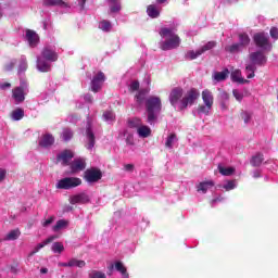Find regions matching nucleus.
Here are the masks:
<instances>
[{"label": "nucleus", "instance_id": "45", "mask_svg": "<svg viewBox=\"0 0 278 278\" xmlns=\"http://www.w3.org/2000/svg\"><path fill=\"white\" fill-rule=\"evenodd\" d=\"M111 12H121V2L118 0H111Z\"/></svg>", "mask_w": 278, "mask_h": 278}, {"label": "nucleus", "instance_id": "21", "mask_svg": "<svg viewBox=\"0 0 278 278\" xmlns=\"http://www.w3.org/2000/svg\"><path fill=\"white\" fill-rule=\"evenodd\" d=\"M127 125L129 129H137L139 130L142 125V118L140 117H131L127 121Z\"/></svg>", "mask_w": 278, "mask_h": 278}, {"label": "nucleus", "instance_id": "51", "mask_svg": "<svg viewBox=\"0 0 278 278\" xmlns=\"http://www.w3.org/2000/svg\"><path fill=\"white\" fill-rule=\"evenodd\" d=\"M241 118H242V121H244L245 124L251 123V113L243 111L241 113Z\"/></svg>", "mask_w": 278, "mask_h": 278}, {"label": "nucleus", "instance_id": "39", "mask_svg": "<svg viewBox=\"0 0 278 278\" xmlns=\"http://www.w3.org/2000/svg\"><path fill=\"white\" fill-rule=\"evenodd\" d=\"M227 75H229V72H216L214 74L215 81H225L227 79Z\"/></svg>", "mask_w": 278, "mask_h": 278}, {"label": "nucleus", "instance_id": "47", "mask_svg": "<svg viewBox=\"0 0 278 278\" xmlns=\"http://www.w3.org/2000/svg\"><path fill=\"white\" fill-rule=\"evenodd\" d=\"M89 278H106L103 271L92 270L89 273Z\"/></svg>", "mask_w": 278, "mask_h": 278}, {"label": "nucleus", "instance_id": "30", "mask_svg": "<svg viewBox=\"0 0 278 278\" xmlns=\"http://www.w3.org/2000/svg\"><path fill=\"white\" fill-rule=\"evenodd\" d=\"M147 14L150 18H157V16H160V10H157L156 5L150 4L147 8Z\"/></svg>", "mask_w": 278, "mask_h": 278}, {"label": "nucleus", "instance_id": "22", "mask_svg": "<svg viewBox=\"0 0 278 278\" xmlns=\"http://www.w3.org/2000/svg\"><path fill=\"white\" fill-rule=\"evenodd\" d=\"M214 180L202 181L198 185V192H203L205 194L210 188H214Z\"/></svg>", "mask_w": 278, "mask_h": 278}, {"label": "nucleus", "instance_id": "7", "mask_svg": "<svg viewBox=\"0 0 278 278\" xmlns=\"http://www.w3.org/2000/svg\"><path fill=\"white\" fill-rule=\"evenodd\" d=\"M29 92V89H27V84H23L21 87H15L12 89V97L15 101V103H23L25 101V94Z\"/></svg>", "mask_w": 278, "mask_h": 278}, {"label": "nucleus", "instance_id": "64", "mask_svg": "<svg viewBox=\"0 0 278 278\" xmlns=\"http://www.w3.org/2000/svg\"><path fill=\"white\" fill-rule=\"evenodd\" d=\"M60 266H63L64 268L71 267V265H68V262L67 263H60Z\"/></svg>", "mask_w": 278, "mask_h": 278}, {"label": "nucleus", "instance_id": "10", "mask_svg": "<svg viewBox=\"0 0 278 278\" xmlns=\"http://www.w3.org/2000/svg\"><path fill=\"white\" fill-rule=\"evenodd\" d=\"M184 97V88L181 87H175L172 89L169 93V102L170 104L176 108L177 103L179 104L181 99Z\"/></svg>", "mask_w": 278, "mask_h": 278}, {"label": "nucleus", "instance_id": "17", "mask_svg": "<svg viewBox=\"0 0 278 278\" xmlns=\"http://www.w3.org/2000/svg\"><path fill=\"white\" fill-rule=\"evenodd\" d=\"M150 91L151 89L149 88L139 89L135 96L136 103H138V105H142L144 103V99H147V94H149Z\"/></svg>", "mask_w": 278, "mask_h": 278}, {"label": "nucleus", "instance_id": "60", "mask_svg": "<svg viewBox=\"0 0 278 278\" xmlns=\"http://www.w3.org/2000/svg\"><path fill=\"white\" fill-rule=\"evenodd\" d=\"M85 5H86V0H79L80 10H84Z\"/></svg>", "mask_w": 278, "mask_h": 278}, {"label": "nucleus", "instance_id": "2", "mask_svg": "<svg viewBox=\"0 0 278 278\" xmlns=\"http://www.w3.org/2000/svg\"><path fill=\"white\" fill-rule=\"evenodd\" d=\"M161 36L167 38L162 45V51H170L173 49H177L181 45V39L173 28H162L160 31Z\"/></svg>", "mask_w": 278, "mask_h": 278}, {"label": "nucleus", "instance_id": "20", "mask_svg": "<svg viewBox=\"0 0 278 278\" xmlns=\"http://www.w3.org/2000/svg\"><path fill=\"white\" fill-rule=\"evenodd\" d=\"M202 101L205 105H214V94L208 89L202 91Z\"/></svg>", "mask_w": 278, "mask_h": 278}, {"label": "nucleus", "instance_id": "18", "mask_svg": "<svg viewBox=\"0 0 278 278\" xmlns=\"http://www.w3.org/2000/svg\"><path fill=\"white\" fill-rule=\"evenodd\" d=\"M86 134L88 140L87 149H94V132L92 131V124H88Z\"/></svg>", "mask_w": 278, "mask_h": 278}, {"label": "nucleus", "instance_id": "41", "mask_svg": "<svg viewBox=\"0 0 278 278\" xmlns=\"http://www.w3.org/2000/svg\"><path fill=\"white\" fill-rule=\"evenodd\" d=\"M99 29H102V31H110V29H112V23H110V21L103 20L99 23Z\"/></svg>", "mask_w": 278, "mask_h": 278}, {"label": "nucleus", "instance_id": "23", "mask_svg": "<svg viewBox=\"0 0 278 278\" xmlns=\"http://www.w3.org/2000/svg\"><path fill=\"white\" fill-rule=\"evenodd\" d=\"M195 112H197L198 116H203V114H204V116H207V115H210V112H212V105L200 104Z\"/></svg>", "mask_w": 278, "mask_h": 278}, {"label": "nucleus", "instance_id": "26", "mask_svg": "<svg viewBox=\"0 0 278 278\" xmlns=\"http://www.w3.org/2000/svg\"><path fill=\"white\" fill-rule=\"evenodd\" d=\"M262 162H264V154L257 152L255 155L252 156L250 164L254 167L262 166Z\"/></svg>", "mask_w": 278, "mask_h": 278}, {"label": "nucleus", "instance_id": "14", "mask_svg": "<svg viewBox=\"0 0 278 278\" xmlns=\"http://www.w3.org/2000/svg\"><path fill=\"white\" fill-rule=\"evenodd\" d=\"M250 61L252 64L256 66H263V64L266 63L267 59H266V55H264V52L256 51L250 54Z\"/></svg>", "mask_w": 278, "mask_h": 278}, {"label": "nucleus", "instance_id": "61", "mask_svg": "<svg viewBox=\"0 0 278 278\" xmlns=\"http://www.w3.org/2000/svg\"><path fill=\"white\" fill-rule=\"evenodd\" d=\"M41 275H47L49 273V269L47 267H42L40 269Z\"/></svg>", "mask_w": 278, "mask_h": 278}, {"label": "nucleus", "instance_id": "43", "mask_svg": "<svg viewBox=\"0 0 278 278\" xmlns=\"http://www.w3.org/2000/svg\"><path fill=\"white\" fill-rule=\"evenodd\" d=\"M53 253H62L64 251V244L62 242H54L52 244Z\"/></svg>", "mask_w": 278, "mask_h": 278}, {"label": "nucleus", "instance_id": "13", "mask_svg": "<svg viewBox=\"0 0 278 278\" xmlns=\"http://www.w3.org/2000/svg\"><path fill=\"white\" fill-rule=\"evenodd\" d=\"M55 144V137L51 134H45L39 138V147L41 149H51Z\"/></svg>", "mask_w": 278, "mask_h": 278}, {"label": "nucleus", "instance_id": "63", "mask_svg": "<svg viewBox=\"0 0 278 278\" xmlns=\"http://www.w3.org/2000/svg\"><path fill=\"white\" fill-rule=\"evenodd\" d=\"M108 268H109V275H112L114 270V264H111Z\"/></svg>", "mask_w": 278, "mask_h": 278}, {"label": "nucleus", "instance_id": "5", "mask_svg": "<svg viewBox=\"0 0 278 278\" xmlns=\"http://www.w3.org/2000/svg\"><path fill=\"white\" fill-rule=\"evenodd\" d=\"M102 177L103 173H101V169L97 167H90L84 173V179H86L88 184H97V181H100Z\"/></svg>", "mask_w": 278, "mask_h": 278}, {"label": "nucleus", "instance_id": "28", "mask_svg": "<svg viewBox=\"0 0 278 278\" xmlns=\"http://www.w3.org/2000/svg\"><path fill=\"white\" fill-rule=\"evenodd\" d=\"M231 79L232 81H236L237 84H249V80L242 78V72L241 71H235L231 73Z\"/></svg>", "mask_w": 278, "mask_h": 278}, {"label": "nucleus", "instance_id": "16", "mask_svg": "<svg viewBox=\"0 0 278 278\" xmlns=\"http://www.w3.org/2000/svg\"><path fill=\"white\" fill-rule=\"evenodd\" d=\"M41 55L43 60H48V62H58V52L51 50V48H43Z\"/></svg>", "mask_w": 278, "mask_h": 278}, {"label": "nucleus", "instance_id": "53", "mask_svg": "<svg viewBox=\"0 0 278 278\" xmlns=\"http://www.w3.org/2000/svg\"><path fill=\"white\" fill-rule=\"evenodd\" d=\"M54 220H55V216H50L48 219H46L42 223V227H49V225H51Z\"/></svg>", "mask_w": 278, "mask_h": 278}, {"label": "nucleus", "instance_id": "34", "mask_svg": "<svg viewBox=\"0 0 278 278\" xmlns=\"http://www.w3.org/2000/svg\"><path fill=\"white\" fill-rule=\"evenodd\" d=\"M70 268L77 267V268H84L86 266V261H79L77 258H72L68 261Z\"/></svg>", "mask_w": 278, "mask_h": 278}, {"label": "nucleus", "instance_id": "38", "mask_svg": "<svg viewBox=\"0 0 278 278\" xmlns=\"http://www.w3.org/2000/svg\"><path fill=\"white\" fill-rule=\"evenodd\" d=\"M175 142H177V135L173 132L167 137L165 147H167V149H173V143Z\"/></svg>", "mask_w": 278, "mask_h": 278}, {"label": "nucleus", "instance_id": "37", "mask_svg": "<svg viewBox=\"0 0 278 278\" xmlns=\"http://www.w3.org/2000/svg\"><path fill=\"white\" fill-rule=\"evenodd\" d=\"M200 55H203V52H201V49L194 51H188L186 54L187 60H197V58H199Z\"/></svg>", "mask_w": 278, "mask_h": 278}, {"label": "nucleus", "instance_id": "1", "mask_svg": "<svg viewBox=\"0 0 278 278\" xmlns=\"http://www.w3.org/2000/svg\"><path fill=\"white\" fill-rule=\"evenodd\" d=\"M146 112L148 114V123L153 125L162 112V99L160 97L150 96L146 99Z\"/></svg>", "mask_w": 278, "mask_h": 278}, {"label": "nucleus", "instance_id": "12", "mask_svg": "<svg viewBox=\"0 0 278 278\" xmlns=\"http://www.w3.org/2000/svg\"><path fill=\"white\" fill-rule=\"evenodd\" d=\"M70 168L72 175H77V173H81V170H86V160L78 157L74 159L72 163H70Z\"/></svg>", "mask_w": 278, "mask_h": 278}, {"label": "nucleus", "instance_id": "19", "mask_svg": "<svg viewBox=\"0 0 278 278\" xmlns=\"http://www.w3.org/2000/svg\"><path fill=\"white\" fill-rule=\"evenodd\" d=\"M73 136H75V132L73 131V129L70 127H64L62 129L60 138L61 140H63V142H71V140H73Z\"/></svg>", "mask_w": 278, "mask_h": 278}, {"label": "nucleus", "instance_id": "32", "mask_svg": "<svg viewBox=\"0 0 278 278\" xmlns=\"http://www.w3.org/2000/svg\"><path fill=\"white\" fill-rule=\"evenodd\" d=\"M250 43H251V38L249 37V35H247V33L239 35V45L241 47H249Z\"/></svg>", "mask_w": 278, "mask_h": 278}, {"label": "nucleus", "instance_id": "54", "mask_svg": "<svg viewBox=\"0 0 278 278\" xmlns=\"http://www.w3.org/2000/svg\"><path fill=\"white\" fill-rule=\"evenodd\" d=\"M7 175H8V170H5V168H0V184L1 181L5 180Z\"/></svg>", "mask_w": 278, "mask_h": 278}, {"label": "nucleus", "instance_id": "11", "mask_svg": "<svg viewBox=\"0 0 278 278\" xmlns=\"http://www.w3.org/2000/svg\"><path fill=\"white\" fill-rule=\"evenodd\" d=\"M70 203L71 205H86V203H90V195H88V193L86 192H80L70 197Z\"/></svg>", "mask_w": 278, "mask_h": 278}, {"label": "nucleus", "instance_id": "35", "mask_svg": "<svg viewBox=\"0 0 278 278\" xmlns=\"http://www.w3.org/2000/svg\"><path fill=\"white\" fill-rule=\"evenodd\" d=\"M24 116H25V111L21 108H17L12 112L13 121H21Z\"/></svg>", "mask_w": 278, "mask_h": 278}, {"label": "nucleus", "instance_id": "31", "mask_svg": "<svg viewBox=\"0 0 278 278\" xmlns=\"http://www.w3.org/2000/svg\"><path fill=\"white\" fill-rule=\"evenodd\" d=\"M68 227V220L66 219H60L56 222V224L52 227V231L58 232L62 229H66Z\"/></svg>", "mask_w": 278, "mask_h": 278}, {"label": "nucleus", "instance_id": "49", "mask_svg": "<svg viewBox=\"0 0 278 278\" xmlns=\"http://www.w3.org/2000/svg\"><path fill=\"white\" fill-rule=\"evenodd\" d=\"M224 188L227 192H229V190H233V188H236V180H228L226 185H224Z\"/></svg>", "mask_w": 278, "mask_h": 278}, {"label": "nucleus", "instance_id": "25", "mask_svg": "<svg viewBox=\"0 0 278 278\" xmlns=\"http://www.w3.org/2000/svg\"><path fill=\"white\" fill-rule=\"evenodd\" d=\"M43 5L46 8H53L55 5H59L61 8H66L67 4L63 0H43Z\"/></svg>", "mask_w": 278, "mask_h": 278}, {"label": "nucleus", "instance_id": "52", "mask_svg": "<svg viewBox=\"0 0 278 278\" xmlns=\"http://www.w3.org/2000/svg\"><path fill=\"white\" fill-rule=\"evenodd\" d=\"M269 35L274 40H278V28L271 27L269 30Z\"/></svg>", "mask_w": 278, "mask_h": 278}, {"label": "nucleus", "instance_id": "44", "mask_svg": "<svg viewBox=\"0 0 278 278\" xmlns=\"http://www.w3.org/2000/svg\"><path fill=\"white\" fill-rule=\"evenodd\" d=\"M241 47L242 46L240 43H235L231 46H227L226 51H228V53H238V51H240Z\"/></svg>", "mask_w": 278, "mask_h": 278}, {"label": "nucleus", "instance_id": "59", "mask_svg": "<svg viewBox=\"0 0 278 278\" xmlns=\"http://www.w3.org/2000/svg\"><path fill=\"white\" fill-rule=\"evenodd\" d=\"M85 101H86V103H92V96L90 93H87L85 96Z\"/></svg>", "mask_w": 278, "mask_h": 278}, {"label": "nucleus", "instance_id": "9", "mask_svg": "<svg viewBox=\"0 0 278 278\" xmlns=\"http://www.w3.org/2000/svg\"><path fill=\"white\" fill-rule=\"evenodd\" d=\"M75 157L72 150H63L56 155V162H61L62 166H71V160Z\"/></svg>", "mask_w": 278, "mask_h": 278}, {"label": "nucleus", "instance_id": "33", "mask_svg": "<svg viewBox=\"0 0 278 278\" xmlns=\"http://www.w3.org/2000/svg\"><path fill=\"white\" fill-rule=\"evenodd\" d=\"M218 170L220 175H224L225 177H230V175H233V173H236V168L233 167L218 166Z\"/></svg>", "mask_w": 278, "mask_h": 278}, {"label": "nucleus", "instance_id": "58", "mask_svg": "<svg viewBox=\"0 0 278 278\" xmlns=\"http://www.w3.org/2000/svg\"><path fill=\"white\" fill-rule=\"evenodd\" d=\"M253 177H254V179H258V177H262V170H260V169L254 170Z\"/></svg>", "mask_w": 278, "mask_h": 278}, {"label": "nucleus", "instance_id": "4", "mask_svg": "<svg viewBox=\"0 0 278 278\" xmlns=\"http://www.w3.org/2000/svg\"><path fill=\"white\" fill-rule=\"evenodd\" d=\"M79 186H81V178L77 177H65L56 182L58 190H72V188Z\"/></svg>", "mask_w": 278, "mask_h": 278}, {"label": "nucleus", "instance_id": "56", "mask_svg": "<svg viewBox=\"0 0 278 278\" xmlns=\"http://www.w3.org/2000/svg\"><path fill=\"white\" fill-rule=\"evenodd\" d=\"M124 168L127 173H134V164H126Z\"/></svg>", "mask_w": 278, "mask_h": 278}, {"label": "nucleus", "instance_id": "6", "mask_svg": "<svg viewBox=\"0 0 278 278\" xmlns=\"http://www.w3.org/2000/svg\"><path fill=\"white\" fill-rule=\"evenodd\" d=\"M253 40L256 47L260 49H273V43L268 39L265 33H256L253 36Z\"/></svg>", "mask_w": 278, "mask_h": 278}, {"label": "nucleus", "instance_id": "27", "mask_svg": "<svg viewBox=\"0 0 278 278\" xmlns=\"http://www.w3.org/2000/svg\"><path fill=\"white\" fill-rule=\"evenodd\" d=\"M114 266H115V269L117 270V273H121L123 278H129V274L127 273V267H125L123 262L117 261V262H115Z\"/></svg>", "mask_w": 278, "mask_h": 278}, {"label": "nucleus", "instance_id": "42", "mask_svg": "<svg viewBox=\"0 0 278 278\" xmlns=\"http://www.w3.org/2000/svg\"><path fill=\"white\" fill-rule=\"evenodd\" d=\"M55 238H58V237L56 236H50L48 239H46L41 243H38L36 247L40 251V249H45V247H47V244H50V242H53L55 240Z\"/></svg>", "mask_w": 278, "mask_h": 278}, {"label": "nucleus", "instance_id": "29", "mask_svg": "<svg viewBox=\"0 0 278 278\" xmlns=\"http://www.w3.org/2000/svg\"><path fill=\"white\" fill-rule=\"evenodd\" d=\"M21 238V230L18 228L11 230L7 236L4 237V241L10 240H18Z\"/></svg>", "mask_w": 278, "mask_h": 278}, {"label": "nucleus", "instance_id": "48", "mask_svg": "<svg viewBox=\"0 0 278 278\" xmlns=\"http://www.w3.org/2000/svg\"><path fill=\"white\" fill-rule=\"evenodd\" d=\"M137 90H140V83L138 80H132L129 85V91L136 92Z\"/></svg>", "mask_w": 278, "mask_h": 278}, {"label": "nucleus", "instance_id": "50", "mask_svg": "<svg viewBox=\"0 0 278 278\" xmlns=\"http://www.w3.org/2000/svg\"><path fill=\"white\" fill-rule=\"evenodd\" d=\"M232 94L235 97V99H237V101H242V99H244V93H242L240 90L235 89L232 91Z\"/></svg>", "mask_w": 278, "mask_h": 278}, {"label": "nucleus", "instance_id": "36", "mask_svg": "<svg viewBox=\"0 0 278 278\" xmlns=\"http://www.w3.org/2000/svg\"><path fill=\"white\" fill-rule=\"evenodd\" d=\"M37 68L38 71H49V68H51V65L47 61L38 59Z\"/></svg>", "mask_w": 278, "mask_h": 278}, {"label": "nucleus", "instance_id": "3", "mask_svg": "<svg viewBox=\"0 0 278 278\" xmlns=\"http://www.w3.org/2000/svg\"><path fill=\"white\" fill-rule=\"evenodd\" d=\"M199 97H201V92H199V89L197 88L189 89L180 100L178 104V110L180 112H184V110H188V105L189 106L194 105L197 101H199Z\"/></svg>", "mask_w": 278, "mask_h": 278}, {"label": "nucleus", "instance_id": "57", "mask_svg": "<svg viewBox=\"0 0 278 278\" xmlns=\"http://www.w3.org/2000/svg\"><path fill=\"white\" fill-rule=\"evenodd\" d=\"M1 90H8V88H12L10 83H3L0 85Z\"/></svg>", "mask_w": 278, "mask_h": 278}, {"label": "nucleus", "instance_id": "15", "mask_svg": "<svg viewBox=\"0 0 278 278\" xmlns=\"http://www.w3.org/2000/svg\"><path fill=\"white\" fill-rule=\"evenodd\" d=\"M26 40L29 47H37L40 42V36L35 30L26 29Z\"/></svg>", "mask_w": 278, "mask_h": 278}, {"label": "nucleus", "instance_id": "55", "mask_svg": "<svg viewBox=\"0 0 278 278\" xmlns=\"http://www.w3.org/2000/svg\"><path fill=\"white\" fill-rule=\"evenodd\" d=\"M126 144H129L130 147H134L135 142H134V135H128L126 137Z\"/></svg>", "mask_w": 278, "mask_h": 278}, {"label": "nucleus", "instance_id": "62", "mask_svg": "<svg viewBox=\"0 0 278 278\" xmlns=\"http://www.w3.org/2000/svg\"><path fill=\"white\" fill-rule=\"evenodd\" d=\"M253 77H255V72L252 71L248 74V79H253Z\"/></svg>", "mask_w": 278, "mask_h": 278}, {"label": "nucleus", "instance_id": "40", "mask_svg": "<svg viewBox=\"0 0 278 278\" xmlns=\"http://www.w3.org/2000/svg\"><path fill=\"white\" fill-rule=\"evenodd\" d=\"M216 47V41H208L204 46L200 48L201 53H205V51H212Z\"/></svg>", "mask_w": 278, "mask_h": 278}, {"label": "nucleus", "instance_id": "8", "mask_svg": "<svg viewBox=\"0 0 278 278\" xmlns=\"http://www.w3.org/2000/svg\"><path fill=\"white\" fill-rule=\"evenodd\" d=\"M103 84H105V74H103V72H99L91 80L92 92H100L103 88Z\"/></svg>", "mask_w": 278, "mask_h": 278}, {"label": "nucleus", "instance_id": "24", "mask_svg": "<svg viewBox=\"0 0 278 278\" xmlns=\"http://www.w3.org/2000/svg\"><path fill=\"white\" fill-rule=\"evenodd\" d=\"M139 138H149L151 136V127L142 124L137 130Z\"/></svg>", "mask_w": 278, "mask_h": 278}, {"label": "nucleus", "instance_id": "46", "mask_svg": "<svg viewBox=\"0 0 278 278\" xmlns=\"http://www.w3.org/2000/svg\"><path fill=\"white\" fill-rule=\"evenodd\" d=\"M103 118H104V121H115L116 119V115H114V112H112V111H105L104 113H103Z\"/></svg>", "mask_w": 278, "mask_h": 278}]
</instances>
